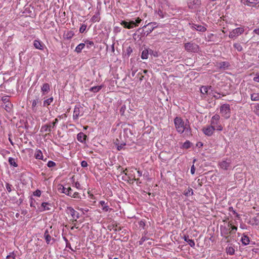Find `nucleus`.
<instances>
[{
  "label": "nucleus",
  "instance_id": "nucleus-1",
  "mask_svg": "<svg viewBox=\"0 0 259 259\" xmlns=\"http://www.w3.org/2000/svg\"><path fill=\"white\" fill-rule=\"evenodd\" d=\"M174 121L178 133L181 134L184 133V135L187 136L191 135V128L188 121V123H185L181 117L178 116L174 119Z\"/></svg>",
  "mask_w": 259,
  "mask_h": 259
},
{
  "label": "nucleus",
  "instance_id": "nucleus-2",
  "mask_svg": "<svg viewBox=\"0 0 259 259\" xmlns=\"http://www.w3.org/2000/svg\"><path fill=\"white\" fill-rule=\"evenodd\" d=\"M28 99L31 100L32 103L31 109L33 112L36 113L38 111L39 104H41L39 98V91L36 89H30L28 92Z\"/></svg>",
  "mask_w": 259,
  "mask_h": 259
},
{
  "label": "nucleus",
  "instance_id": "nucleus-3",
  "mask_svg": "<svg viewBox=\"0 0 259 259\" xmlns=\"http://www.w3.org/2000/svg\"><path fill=\"white\" fill-rule=\"evenodd\" d=\"M136 171V169L127 170L125 169L124 170H123L122 173L125 175L124 176L122 177V179L125 181H127L128 182H132V183L134 181H136L137 183L139 182V179L136 178V176L135 175V172Z\"/></svg>",
  "mask_w": 259,
  "mask_h": 259
},
{
  "label": "nucleus",
  "instance_id": "nucleus-4",
  "mask_svg": "<svg viewBox=\"0 0 259 259\" xmlns=\"http://www.w3.org/2000/svg\"><path fill=\"white\" fill-rule=\"evenodd\" d=\"M210 124L217 131H222L223 130V126L220 122V116L219 114H215L211 118Z\"/></svg>",
  "mask_w": 259,
  "mask_h": 259
},
{
  "label": "nucleus",
  "instance_id": "nucleus-5",
  "mask_svg": "<svg viewBox=\"0 0 259 259\" xmlns=\"http://www.w3.org/2000/svg\"><path fill=\"white\" fill-rule=\"evenodd\" d=\"M220 113L225 119H228L231 116L230 106L228 104H223L220 107Z\"/></svg>",
  "mask_w": 259,
  "mask_h": 259
},
{
  "label": "nucleus",
  "instance_id": "nucleus-6",
  "mask_svg": "<svg viewBox=\"0 0 259 259\" xmlns=\"http://www.w3.org/2000/svg\"><path fill=\"white\" fill-rule=\"evenodd\" d=\"M157 27L156 22H150L147 25H144L142 28L143 30L141 32L143 33L144 35H147L150 34L154 28Z\"/></svg>",
  "mask_w": 259,
  "mask_h": 259
},
{
  "label": "nucleus",
  "instance_id": "nucleus-7",
  "mask_svg": "<svg viewBox=\"0 0 259 259\" xmlns=\"http://www.w3.org/2000/svg\"><path fill=\"white\" fill-rule=\"evenodd\" d=\"M232 225V221H229L227 225L221 227V235L227 238L231 235L230 227Z\"/></svg>",
  "mask_w": 259,
  "mask_h": 259
},
{
  "label": "nucleus",
  "instance_id": "nucleus-8",
  "mask_svg": "<svg viewBox=\"0 0 259 259\" xmlns=\"http://www.w3.org/2000/svg\"><path fill=\"white\" fill-rule=\"evenodd\" d=\"M184 48L186 51L189 52L196 53L199 50V46L193 42H187L184 45Z\"/></svg>",
  "mask_w": 259,
  "mask_h": 259
},
{
  "label": "nucleus",
  "instance_id": "nucleus-9",
  "mask_svg": "<svg viewBox=\"0 0 259 259\" xmlns=\"http://www.w3.org/2000/svg\"><path fill=\"white\" fill-rule=\"evenodd\" d=\"M83 114V108L79 106H75L73 111V118L77 120L79 117Z\"/></svg>",
  "mask_w": 259,
  "mask_h": 259
},
{
  "label": "nucleus",
  "instance_id": "nucleus-10",
  "mask_svg": "<svg viewBox=\"0 0 259 259\" xmlns=\"http://www.w3.org/2000/svg\"><path fill=\"white\" fill-rule=\"evenodd\" d=\"M244 29L243 27H238L233 29L229 33V37L230 38H233L243 33Z\"/></svg>",
  "mask_w": 259,
  "mask_h": 259
},
{
  "label": "nucleus",
  "instance_id": "nucleus-11",
  "mask_svg": "<svg viewBox=\"0 0 259 259\" xmlns=\"http://www.w3.org/2000/svg\"><path fill=\"white\" fill-rule=\"evenodd\" d=\"M67 210L68 213L72 217V219L71 220H73V222H77V220L79 218V213L72 207H68Z\"/></svg>",
  "mask_w": 259,
  "mask_h": 259
},
{
  "label": "nucleus",
  "instance_id": "nucleus-12",
  "mask_svg": "<svg viewBox=\"0 0 259 259\" xmlns=\"http://www.w3.org/2000/svg\"><path fill=\"white\" fill-rule=\"evenodd\" d=\"M231 160L230 159L222 160L219 163L220 167L224 170H228L231 167Z\"/></svg>",
  "mask_w": 259,
  "mask_h": 259
},
{
  "label": "nucleus",
  "instance_id": "nucleus-13",
  "mask_svg": "<svg viewBox=\"0 0 259 259\" xmlns=\"http://www.w3.org/2000/svg\"><path fill=\"white\" fill-rule=\"evenodd\" d=\"M202 131L204 135L207 136H211L214 132V128L212 127V126L210 124L208 125H206L204 126Z\"/></svg>",
  "mask_w": 259,
  "mask_h": 259
},
{
  "label": "nucleus",
  "instance_id": "nucleus-14",
  "mask_svg": "<svg viewBox=\"0 0 259 259\" xmlns=\"http://www.w3.org/2000/svg\"><path fill=\"white\" fill-rule=\"evenodd\" d=\"M201 5L200 0H189L188 3V7L191 9H197L199 8Z\"/></svg>",
  "mask_w": 259,
  "mask_h": 259
},
{
  "label": "nucleus",
  "instance_id": "nucleus-15",
  "mask_svg": "<svg viewBox=\"0 0 259 259\" xmlns=\"http://www.w3.org/2000/svg\"><path fill=\"white\" fill-rule=\"evenodd\" d=\"M121 25L123 26L125 28L131 29L135 27V21H131L127 22L126 21H122L120 23Z\"/></svg>",
  "mask_w": 259,
  "mask_h": 259
},
{
  "label": "nucleus",
  "instance_id": "nucleus-16",
  "mask_svg": "<svg viewBox=\"0 0 259 259\" xmlns=\"http://www.w3.org/2000/svg\"><path fill=\"white\" fill-rule=\"evenodd\" d=\"M50 91V85L48 83H45L41 87V92L43 95H46Z\"/></svg>",
  "mask_w": 259,
  "mask_h": 259
},
{
  "label": "nucleus",
  "instance_id": "nucleus-17",
  "mask_svg": "<svg viewBox=\"0 0 259 259\" xmlns=\"http://www.w3.org/2000/svg\"><path fill=\"white\" fill-rule=\"evenodd\" d=\"M189 24L191 25V28H194L197 31L203 32L206 30V27L201 25H197L193 23L192 24L189 23Z\"/></svg>",
  "mask_w": 259,
  "mask_h": 259
},
{
  "label": "nucleus",
  "instance_id": "nucleus-18",
  "mask_svg": "<svg viewBox=\"0 0 259 259\" xmlns=\"http://www.w3.org/2000/svg\"><path fill=\"white\" fill-rule=\"evenodd\" d=\"M33 46L35 49L40 50H43L44 49V44L39 40H34L33 41Z\"/></svg>",
  "mask_w": 259,
  "mask_h": 259
},
{
  "label": "nucleus",
  "instance_id": "nucleus-19",
  "mask_svg": "<svg viewBox=\"0 0 259 259\" xmlns=\"http://www.w3.org/2000/svg\"><path fill=\"white\" fill-rule=\"evenodd\" d=\"M87 136L82 132H80L77 135V140L81 143H84L87 140Z\"/></svg>",
  "mask_w": 259,
  "mask_h": 259
},
{
  "label": "nucleus",
  "instance_id": "nucleus-20",
  "mask_svg": "<svg viewBox=\"0 0 259 259\" xmlns=\"http://www.w3.org/2000/svg\"><path fill=\"white\" fill-rule=\"evenodd\" d=\"M34 157L36 159L44 160L42 152L40 149L36 150L34 154ZM46 160V159H45V161Z\"/></svg>",
  "mask_w": 259,
  "mask_h": 259
},
{
  "label": "nucleus",
  "instance_id": "nucleus-21",
  "mask_svg": "<svg viewBox=\"0 0 259 259\" xmlns=\"http://www.w3.org/2000/svg\"><path fill=\"white\" fill-rule=\"evenodd\" d=\"M51 204L48 202H42L41 205V211L50 210L51 209Z\"/></svg>",
  "mask_w": 259,
  "mask_h": 259
},
{
  "label": "nucleus",
  "instance_id": "nucleus-22",
  "mask_svg": "<svg viewBox=\"0 0 259 259\" xmlns=\"http://www.w3.org/2000/svg\"><path fill=\"white\" fill-rule=\"evenodd\" d=\"M99 204L102 207V210L103 211L107 212L111 210L107 205V203L105 202V201L101 200L99 202Z\"/></svg>",
  "mask_w": 259,
  "mask_h": 259
},
{
  "label": "nucleus",
  "instance_id": "nucleus-23",
  "mask_svg": "<svg viewBox=\"0 0 259 259\" xmlns=\"http://www.w3.org/2000/svg\"><path fill=\"white\" fill-rule=\"evenodd\" d=\"M40 131L41 132L50 133L52 131V125L51 124H47L42 125L41 127Z\"/></svg>",
  "mask_w": 259,
  "mask_h": 259
},
{
  "label": "nucleus",
  "instance_id": "nucleus-24",
  "mask_svg": "<svg viewBox=\"0 0 259 259\" xmlns=\"http://www.w3.org/2000/svg\"><path fill=\"white\" fill-rule=\"evenodd\" d=\"M200 90L201 94H202L203 95L210 94L209 91L210 90H211V91H212L211 89L210 86L209 87H207V86H202L200 89Z\"/></svg>",
  "mask_w": 259,
  "mask_h": 259
},
{
  "label": "nucleus",
  "instance_id": "nucleus-25",
  "mask_svg": "<svg viewBox=\"0 0 259 259\" xmlns=\"http://www.w3.org/2000/svg\"><path fill=\"white\" fill-rule=\"evenodd\" d=\"M184 239L185 241H186L188 244L192 247H194L195 246V243L193 240L189 239L188 236L185 235L184 237Z\"/></svg>",
  "mask_w": 259,
  "mask_h": 259
},
{
  "label": "nucleus",
  "instance_id": "nucleus-26",
  "mask_svg": "<svg viewBox=\"0 0 259 259\" xmlns=\"http://www.w3.org/2000/svg\"><path fill=\"white\" fill-rule=\"evenodd\" d=\"M74 35V32L72 30H70V31H67L66 32H65L63 36L65 39L69 40V39H70L71 38H72Z\"/></svg>",
  "mask_w": 259,
  "mask_h": 259
},
{
  "label": "nucleus",
  "instance_id": "nucleus-27",
  "mask_svg": "<svg viewBox=\"0 0 259 259\" xmlns=\"http://www.w3.org/2000/svg\"><path fill=\"white\" fill-rule=\"evenodd\" d=\"M62 192L67 195V196H71V194L72 193V190L70 187H68L67 188L65 187H63Z\"/></svg>",
  "mask_w": 259,
  "mask_h": 259
},
{
  "label": "nucleus",
  "instance_id": "nucleus-28",
  "mask_svg": "<svg viewBox=\"0 0 259 259\" xmlns=\"http://www.w3.org/2000/svg\"><path fill=\"white\" fill-rule=\"evenodd\" d=\"M249 223L252 226H259V219L256 217H253L252 218Z\"/></svg>",
  "mask_w": 259,
  "mask_h": 259
},
{
  "label": "nucleus",
  "instance_id": "nucleus-29",
  "mask_svg": "<svg viewBox=\"0 0 259 259\" xmlns=\"http://www.w3.org/2000/svg\"><path fill=\"white\" fill-rule=\"evenodd\" d=\"M241 242L245 245L249 244L250 242L249 237L247 235L243 234L241 238Z\"/></svg>",
  "mask_w": 259,
  "mask_h": 259
},
{
  "label": "nucleus",
  "instance_id": "nucleus-30",
  "mask_svg": "<svg viewBox=\"0 0 259 259\" xmlns=\"http://www.w3.org/2000/svg\"><path fill=\"white\" fill-rule=\"evenodd\" d=\"M149 54V51L148 49H144L141 54V58L142 59H147L148 57V55Z\"/></svg>",
  "mask_w": 259,
  "mask_h": 259
},
{
  "label": "nucleus",
  "instance_id": "nucleus-31",
  "mask_svg": "<svg viewBox=\"0 0 259 259\" xmlns=\"http://www.w3.org/2000/svg\"><path fill=\"white\" fill-rule=\"evenodd\" d=\"M44 237H45V239L46 240L47 243L49 244L51 240L52 237L49 235V231L48 230H46L45 231V234H44Z\"/></svg>",
  "mask_w": 259,
  "mask_h": 259
},
{
  "label": "nucleus",
  "instance_id": "nucleus-32",
  "mask_svg": "<svg viewBox=\"0 0 259 259\" xmlns=\"http://www.w3.org/2000/svg\"><path fill=\"white\" fill-rule=\"evenodd\" d=\"M84 47L85 44L80 43L76 47L75 51L77 53H80Z\"/></svg>",
  "mask_w": 259,
  "mask_h": 259
},
{
  "label": "nucleus",
  "instance_id": "nucleus-33",
  "mask_svg": "<svg viewBox=\"0 0 259 259\" xmlns=\"http://www.w3.org/2000/svg\"><path fill=\"white\" fill-rule=\"evenodd\" d=\"M183 194L187 197L193 195V191L192 188L189 187L184 192Z\"/></svg>",
  "mask_w": 259,
  "mask_h": 259
},
{
  "label": "nucleus",
  "instance_id": "nucleus-34",
  "mask_svg": "<svg viewBox=\"0 0 259 259\" xmlns=\"http://www.w3.org/2000/svg\"><path fill=\"white\" fill-rule=\"evenodd\" d=\"M229 66V63L228 62H222L219 63V67L221 69H225L228 68Z\"/></svg>",
  "mask_w": 259,
  "mask_h": 259
},
{
  "label": "nucleus",
  "instance_id": "nucleus-35",
  "mask_svg": "<svg viewBox=\"0 0 259 259\" xmlns=\"http://www.w3.org/2000/svg\"><path fill=\"white\" fill-rule=\"evenodd\" d=\"M53 98L52 97L45 100L44 101L43 105L44 106H47L50 105L53 101Z\"/></svg>",
  "mask_w": 259,
  "mask_h": 259
},
{
  "label": "nucleus",
  "instance_id": "nucleus-36",
  "mask_svg": "<svg viewBox=\"0 0 259 259\" xmlns=\"http://www.w3.org/2000/svg\"><path fill=\"white\" fill-rule=\"evenodd\" d=\"M102 87L103 85H102L93 87L90 89V91L94 93H97L102 88Z\"/></svg>",
  "mask_w": 259,
  "mask_h": 259
},
{
  "label": "nucleus",
  "instance_id": "nucleus-37",
  "mask_svg": "<svg viewBox=\"0 0 259 259\" xmlns=\"http://www.w3.org/2000/svg\"><path fill=\"white\" fill-rule=\"evenodd\" d=\"M100 20V18L99 16V13H96L91 18V21L93 22H99Z\"/></svg>",
  "mask_w": 259,
  "mask_h": 259
},
{
  "label": "nucleus",
  "instance_id": "nucleus-38",
  "mask_svg": "<svg viewBox=\"0 0 259 259\" xmlns=\"http://www.w3.org/2000/svg\"><path fill=\"white\" fill-rule=\"evenodd\" d=\"M8 161H9V164L11 165L14 166V167H16L18 166V164L15 162V160L14 158H13L12 157H9Z\"/></svg>",
  "mask_w": 259,
  "mask_h": 259
},
{
  "label": "nucleus",
  "instance_id": "nucleus-39",
  "mask_svg": "<svg viewBox=\"0 0 259 259\" xmlns=\"http://www.w3.org/2000/svg\"><path fill=\"white\" fill-rule=\"evenodd\" d=\"M251 99L252 101H259V94L253 93L251 94Z\"/></svg>",
  "mask_w": 259,
  "mask_h": 259
},
{
  "label": "nucleus",
  "instance_id": "nucleus-40",
  "mask_svg": "<svg viewBox=\"0 0 259 259\" xmlns=\"http://www.w3.org/2000/svg\"><path fill=\"white\" fill-rule=\"evenodd\" d=\"M226 251L228 254L233 255L235 253V249L232 247H229L227 248Z\"/></svg>",
  "mask_w": 259,
  "mask_h": 259
},
{
  "label": "nucleus",
  "instance_id": "nucleus-41",
  "mask_svg": "<svg viewBox=\"0 0 259 259\" xmlns=\"http://www.w3.org/2000/svg\"><path fill=\"white\" fill-rule=\"evenodd\" d=\"M231 226V227H230V229H231L230 231H231V234H235L236 233V232L237 230V227L234 226L233 225V223L232 222V225Z\"/></svg>",
  "mask_w": 259,
  "mask_h": 259
},
{
  "label": "nucleus",
  "instance_id": "nucleus-42",
  "mask_svg": "<svg viewBox=\"0 0 259 259\" xmlns=\"http://www.w3.org/2000/svg\"><path fill=\"white\" fill-rule=\"evenodd\" d=\"M233 47L239 52H241L243 49L241 45L239 43L234 44Z\"/></svg>",
  "mask_w": 259,
  "mask_h": 259
},
{
  "label": "nucleus",
  "instance_id": "nucleus-43",
  "mask_svg": "<svg viewBox=\"0 0 259 259\" xmlns=\"http://www.w3.org/2000/svg\"><path fill=\"white\" fill-rule=\"evenodd\" d=\"M258 3V0H246V5L250 6L251 4L255 5Z\"/></svg>",
  "mask_w": 259,
  "mask_h": 259
},
{
  "label": "nucleus",
  "instance_id": "nucleus-44",
  "mask_svg": "<svg viewBox=\"0 0 259 259\" xmlns=\"http://www.w3.org/2000/svg\"><path fill=\"white\" fill-rule=\"evenodd\" d=\"M16 254L15 253L14 251H13L12 252H10V254L6 256V259H10V258H12L13 259H16Z\"/></svg>",
  "mask_w": 259,
  "mask_h": 259
},
{
  "label": "nucleus",
  "instance_id": "nucleus-45",
  "mask_svg": "<svg viewBox=\"0 0 259 259\" xmlns=\"http://www.w3.org/2000/svg\"><path fill=\"white\" fill-rule=\"evenodd\" d=\"M71 195V196H70V197H73L74 198L81 199V197L79 194L77 192L74 193L72 192Z\"/></svg>",
  "mask_w": 259,
  "mask_h": 259
},
{
  "label": "nucleus",
  "instance_id": "nucleus-46",
  "mask_svg": "<svg viewBox=\"0 0 259 259\" xmlns=\"http://www.w3.org/2000/svg\"><path fill=\"white\" fill-rule=\"evenodd\" d=\"M253 112L256 115L259 116V104H257L254 106Z\"/></svg>",
  "mask_w": 259,
  "mask_h": 259
},
{
  "label": "nucleus",
  "instance_id": "nucleus-47",
  "mask_svg": "<svg viewBox=\"0 0 259 259\" xmlns=\"http://www.w3.org/2000/svg\"><path fill=\"white\" fill-rule=\"evenodd\" d=\"M84 44H87V47L88 49H90L91 46H92L94 45L93 41L89 40H85Z\"/></svg>",
  "mask_w": 259,
  "mask_h": 259
},
{
  "label": "nucleus",
  "instance_id": "nucleus-48",
  "mask_svg": "<svg viewBox=\"0 0 259 259\" xmlns=\"http://www.w3.org/2000/svg\"><path fill=\"white\" fill-rule=\"evenodd\" d=\"M190 146H191V143L188 141L185 142L183 145V148H186V149L189 148L190 147Z\"/></svg>",
  "mask_w": 259,
  "mask_h": 259
},
{
  "label": "nucleus",
  "instance_id": "nucleus-49",
  "mask_svg": "<svg viewBox=\"0 0 259 259\" xmlns=\"http://www.w3.org/2000/svg\"><path fill=\"white\" fill-rule=\"evenodd\" d=\"M70 221L72 223V226L70 228L71 230H74V228L78 229V227L76 225V222H73V220H70Z\"/></svg>",
  "mask_w": 259,
  "mask_h": 259
},
{
  "label": "nucleus",
  "instance_id": "nucleus-50",
  "mask_svg": "<svg viewBox=\"0 0 259 259\" xmlns=\"http://www.w3.org/2000/svg\"><path fill=\"white\" fill-rule=\"evenodd\" d=\"M56 165V163L55 162L53 161H51V160L49 161L48 163H47V166L49 167H54Z\"/></svg>",
  "mask_w": 259,
  "mask_h": 259
},
{
  "label": "nucleus",
  "instance_id": "nucleus-51",
  "mask_svg": "<svg viewBox=\"0 0 259 259\" xmlns=\"http://www.w3.org/2000/svg\"><path fill=\"white\" fill-rule=\"evenodd\" d=\"M73 187H75L78 190L81 189V186L79 182H76L74 183V184L73 185Z\"/></svg>",
  "mask_w": 259,
  "mask_h": 259
},
{
  "label": "nucleus",
  "instance_id": "nucleus-52",
  "mask_svg": "<svg viewBox=\"0 0 259 259\" xmlns=\"http://www.w3.org/2000/svg\"><path fill=\"white\" fill-rule=\"evenodd\" d=\"M33 195L39 197L41 195V191L39 190H36L33 192Z\"/></svg>",
  "mask_w": 259,
  "mask_h": 259
},
{
  "label": "nucleus",
  "instance_id": "nucleus-53",
  "mask_svg": "<svg viewBox=\"0 0 259 259\" xmlns=\"http://www.w3.org/2000/svg\"><path fill=\"white\" fill-rule=\"evenodd\" d=\"M87 26L85 25H82L79 28V32L80 33H83L85 30L86 29Z\"/></svg>",
  "mask_w": 259,
  "mask_h": 259
},
{
  "label": "nucleus",
  "instance_id": "nucleus-54",
  "mask_svg": "<svg viewBox=\"0 0 259 259\" xmlns=\"http://www.w3.org/2000/svg\"><path fill=\"white\" fill-rule=\"evenodd\" d=\"M133 52V49L131 47H128L126 49V54L128 56H129L131 53Z\"/></svg>",
  "mask_w": 259,
  "mask_h": 259
},
{
  "label": "nucleus",
  "instance_id": "nucleus-55",
  "mask_svg": "<svg viewBox=\"0 0 259 259\" xmlns=\"http://www.w3.org/2000/svg\"><path fill=\"white\" fill-rule=\"evenodd\" d=\"M6 189L7 190V191L9 192H11L12 191V185H10V184L9 183H7L6 185Z\"/></svg>",
  "mask_w": 259,
  "mask_h": 259
},
{
  "label": "nucleus",
  "instance_id": "nucleus-56",
  "mask_svg": "<svg viewBox=\"0 0 259 259\" xmlns=\"http://www.w3.org/2000/svg\"><path fill=\"white\" fill-rule=\"evenodd\" d=\"M147 239L146 237H142L139 241V245H142Z\"/></svg>",
  "mask_w": 259,
  "mask_h": 259
},
{
  "label": "nucleus",
  "instance_id": "nucleus-57",
  "mask_svg": "<svg viewBox=\"0 0 259 259\" xmlns=\"http://www.w3.org/2000/svg\"><path fill=\"white\" fill-rule=\"evenodd\" d=\"M88 165L87 162L85 160H83L81 162V166L82 167H87Z\"/></svg>",
  "mask_w": 259,
  "mask_h": 259
},
{
  "label": "nucleus",
  "instance_id": "nucleus-58",
  "mask_svg": "<svg viewBox=\"0 0 259 259\" xmlns=\"http://www.w3.org/2000/svg\"><path fill=\"white\" fill-rule=\"evenodd\" d=\"M58 119L57 118H55V120L52 122V123L51 124V125H52V128H54L56 124L58 123Z\"/></svg>",
  "mask_w": 259,
  "mask_h": 259
},
{
  "label": "nucleus",
  "instance_id": "nucleus-59",
  "mask_svg": "<svg viewBox=\"0 0 259 259\" xmlns=\"http://www.w3.org/2000/svg\"><path fill=\"white\" fill-rule=\"evenodd\" d=\"M141 19L140 18H137L135 21V27L138 26V24L141 22Z\"/></svg>",
  "mask_w": 259,
  "mask_h": 259
},
{
  "label": "nucleus",
  "instance_id": "nucleus-60",
  "mask_svg": "<svg viewBox=\"0 0 259 259\" xmlns=\"http://www.w3.org/2000/svg\"><path fill=\"white\" fill-rule=\"evenodd\" d=\"M114 32L115 33H118V32H120L121 31V28L119 27H115L114 28Z\"/></svg>",
  "mask_w": 259,
  "mask_h": 259
},
{
  "label": "nucleus",
  "instance_id": "nucleus-61",
  "mask_svg": "<svg viewBox=\"0 0 259 259\" xmlns=\"http://www.w3.org/2000/svg\"><path fill=\"white\" fill-rule=\"evenodd\" d=\"M149 51V54L153 55L155 57H157L158 55L157 52H154L152 50H150Z\"/></svg>",
  "mask_w": 259,
  "mask_h": 259
},
{
  "label": "nucleus",
  "instance_id": "nucleus-62",
  "mask_svg": "<svg viewBox=\"0 0 259 259\" xmlns=\"http://www.w3.org/2000/svg\"><path fill=\"white\" fill-rule=\"evenodd\" d=\"M191 173L192 175H194L195 172V167L194 166V165L193 164L191 167Z\"/></svg>",
  "mask_w": 259,
  "mask_h": 259
},
{
  "label": "nucleus",
  "instance_id": "nucleus-63",
  "mask_svg": "<svg viewBox=\"0 0 259 259\" xmlns=\"http://www.w3.org/2000/svg\"><path fill=\"white\" fill-rule=\"evenodd\" d=\"M254 81H259V74H256V76L253 78Z\"/></svg>",
  "mask_w": 259,
  "mask_h": 259
},
{
  "label": "nucleus",
  "instance_id": "nucleus-64",
  "mask_svg": "<svg viewBox=\"0 0 259 259\" xmlns=\"http://www.w3.org/2000/svg\"><path fill=\"white\" fill-rule=\"evenodd\" d=\"M253 32L257 34V35H259V28H257V29H255L254 30H253Z\"/></svg>",
  "mask_w": 259,
  "mask_h": 259
}]
</instances>
